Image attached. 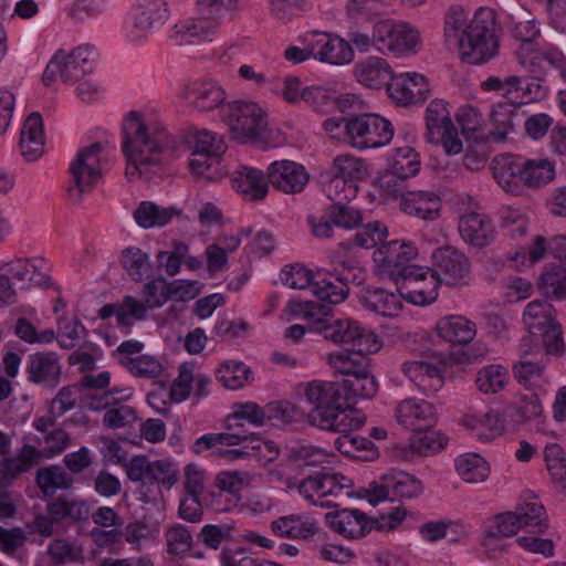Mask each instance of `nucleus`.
Here are the masks:
<instances>
[{
    "mask_svg": "<svg viewBox=\"0 0 566 566\" xmlns=\"http://www.w3.org/2000/svg\"><path fill=\"white\" fill-rule=\"evenodd\" d=\"M266 413V423L274 426L287 424L296 421L303 412L290 401H273L264 407Z\"/></svg>",
    "mask_w": 566,
    "mask_h": 566,
    "instance_id": "59",
    "label": "nucleus"
},
{
    "mask_svg": "<svg viewBox=\"0 0 566 566\" xmlns=\"http://www.w3.org/2000/svg\"><path fill=\"white\" fill-rule=\"evenodd\" d=\"M525 80V77L517 75H510L505 78H500L499 76H490L481 83V88L484 92H500L505 99H509L511 98L512 94L520 91H525L527 93L532 92L528 85L526 87L523 85Z\"/></svg>",
    "mask_w": 566,
    "mask_h": 566,
    "instance_id": "56",
    "label": "nucleus"
},
{
    "mask_svg": "<svg viewBox=\"0 0 566 566\" xmlns=\"http://www.w3.org/2000/svg\"><path fill=\"white\" fill-rule=\"evenodd\" d=\"M226 148L224 142L208 130L198 132L193 137L192 155H206L210 156L211 160H217Z\"/></svg>",
    "mask_w": 566,
    "mask_h": 566,
    "instance_id": "61",
    "label": "nucleus"
},
{
    "mask_svg": "<svg viewBox=\"0 0 566 566\" xmlns=\"http://www.w3.org/2000/svg\"><path fill=\"white\" fill-rule=\"evenodd\" d=\"M501 227L511 238L524 237L528 228V218L521 209L505 207L501 210Z\"/></svg>",
    "mask_w": 566,
    "mask_h": 566,
    "instance_id": "58",
    "label": "nucleus"
},
{
    "mask_svg": "<svg viewBox=\"0 0 566 566\" xmlns=\"http://www.w3.org/2000/svg\"><path fill=\"white\" fill-rule=\"evenodd\" d=\"M244 422L255 427L266 424L264 407L262 408L254 402L234 405L232 413L226 418V428L228 430H244Z\"/></svg>",
    "mask_w": 566,
    "mask_h": 566,
    "instance_id": "39",
    "label": "nucleus"
},
{
    "mask_svg": "<svg viewBox=\"0 0 566 566\" xmlns=\"http://www.w3.org/2000/svg\"><path fill=\"white\" fill-rule=\"evenodd\" d=\"M458 474L468 483H480L488 479V462L476 453H467L455 460Z\"/></svg>",
    "mask_w": 566,
    "mask_h": 566,
    "instance_id": "47",
    "label": "nucleus"
},
{
    "mask_svg": "<svg viewBox=\"0 0 566 566\" xmlns=\"http://www.w3.org/2000/svg\"><path fill=\"white\" fill-rule=\"evenodd\" d=\"M343 120L347 142L359 150L382 147L394 137L392 124L378 114L354 115Z\"/></svg>",
    "mask_w": 566,
    "mask_h": 566,
    "instance_id": "7",
    "label": "nucleus"
},
{
    "mask_svg": "<svg viewBox=\"0 0 566 566\" xmlns=\"http://www.w3.org/2000/svg\"><path fill=\"white\" fill-rule=\"evenodd\" d=\"M123 153L127 159L126 174L142 177L151 166L163 161V155L174 150V139L157 126H147L138 112H130L123 124Z\"/></svg>",
    "mask_w": 566,
    "mask_h": 566,
    "instance_id": "2",
    "label": "nucleus"
},
{
    "mask_svg": "<svg viewBox=\"0 0 566 566\" xmlns=\"http://www.w3.org/2000/svg\"><path fill=\"white\" fill-rule=\"evenodd\" d=\"M400 208L405 213L423 220H434L441 208L440 198L430 191H406L401 190Z\"/></svg>",
    "mask_w": 566,
    "mask_h": 566,
    "instance_id": "25",
    "label": "nucleus"
},
{
    "mask_svg": "<svg viewBox=\"0 0 566 566\" xmlns=\"http://www.w3.org/2000/svg\"><path fill=\"white\" fill-rule=\"evenodd\" d=\"M523 184L536 188L551 182L555 177V167L546 158L525 159L522 158Z\"/></svg>",
    "mask_w": 566,
    "mask_h": 566,
    "instance_id": "45",
    "label": "nucleus"
},
{
    "mask_svg": "<svg viewBox=\"0 0 566 566\" xmlns=\"http://www.w3.org/2000/svg\"><path fill=\"white\" fill-rule=\"evenodd\" d=\"M250 374L249 367L243 363L230 361L217 371V378L228 389H239L244 386Z\"/></svg>",
    "mask_w": 566,
    "mask_h": 566,
    "instance_id": "60",
    "label": "nucleus"
},
{
    "mask_svg": "<svg viewBox=\"0 0 566 566\" xmlns=\"http://www.w3.org/2000/svg\"><path fill=\"white\" fill-rule=\"evenodd\" d=\"M268 177L262 170L242 166L232 177V187L248 200H261L268 193Z\"/></svg>",
    "mask_w": 566,
    "mask_h": 566,
    "instance_id": "28",
    "label": "nucleus"
},
{
    "mask_svg": "<svg viewBox=\"0 0 566 566\" xmlns=\"http://www.w3.org/2000/svg\"><path fill=\"white\" fill-rule=\"evenodd\" d=\"M395 285L407 302L426 305L437 300L440 283L430 268L415 265Z\"/></svg>",
    "mask_w": 566,
    "mask_h": 566,
    "instance_id": "13",
    "label": "nucleus"
},
{
    "mask_svg": "<svg viewBox=\"0 0 566 566\" xmlns=\"http://www.w3.org/2000/svg\"><path fill=\"white\" fill-rule=\"evenodd\" d=\"M369 353H356L350 348L334 352L327 355L328 365L336 371L348 378L352 374L357 373L364 358Z\"/></svg>",
    "mask_w": 566,
    "mask_h": 566,
    "instance_id": "53",
    "label": "nucleus"
},
{
    "mask_svg": "<svg viewBox=\"0 0 566 566\" xmlns=\"http://www.w3.org/2000/svg\"><path fill=\"white\" fill-rule=\"evenodd\" d=\"M94 63V48L90 44L81 45L70 53L57 51L46 65L42 82L51 85L57 77L65 83L81 81L92 72Z\"/></svg>",
    "mask_w": 566,
    "mask_h": 566,
    "instance_id": "9",
    "label": "nucleus"
},
{
    "mask_svg": "<svg viewBox=\"0 0 566 566\" xmlns=\"http://www.w3.org/2000/svg\"><path fill=\"white\" fill-rule=\"evenodd\" d=\"M319 494L316 503L321 507H338L340 500L353 495V481L342 474L317 473Z\"/></svg>",
    "mask_w": 566,
    "mask_h": 566,
    "instance_id": "23",
    "label": "nucleus"
},
{
    "mask_svg": "<svg viewBox=\"0 0 566 566\" xmlns=\"http://www.w3.org/2000/svg\"><path fill=\"white\" fill-rule=\"evenodd\" d=\"M386 480L388 481V486L391 488V494L395 496L413 499L423 491L422 482L415 475L403 471L386 474Z\"/></svg>",
    "mask_w": 566,
    "mask_h": 566,
    "instance_id": "51",
    "label": "nucleus"
},
{
    "mask_svg": "<svg viewBox=\"0 0 566 566\" xmlns=\"http://www.w3.org/2000/svg\"><path fill=\"white\" fill-rule=\"evenodd\" d=\"M167 552L170 555L182 556L190 551L192 536L184 525L169 527L165 534Z\"/></svg>",
    "mask_w": 566,
    "mask_h": 566,
    "instance_id": "63",
    "label": "nucleus"
},
{
    "mask_svg": "<svg viewBox=\"0 0 566 566\" xmlns=\"http://www.w3.org/2000/svg\"><path fill=\"white\" fill-rule=\"evenodd\" d=\"M142 294L150 310L159 308L169 300V282L157 276L144 284Z\"/></svg>",
    "mask_w": 566,
    "mask_h": 566,
    "instance_id": "62",
    "label": "nucleus"
},
{
    "mask_svg": "<svg viewBox=\"0 0 566 566\" xmlns=\"http://www.w3.org/2000/svg\"><path fill=\"white\" fill-rule=\"evenodd\" d=\"M311 54L321 62L336 65L349 63L354 59L349 42L338 36L317 40L312 45Z\"/></svg>",
    "mask_w": 566,
    "mask_h": 566,
    "instance_id": "29",
    "label": "nucleus"
},
{
    "mask_svg": "<svg viewBox=\"0 0 566 566\" xmlns=\"http://www.w3.org/2000/svg\"><path fill=\"white\" fill-rule=\"evenodd\" d=\"M354 74L359 83L373 88L387 85L390 76H394L387 61L378 56H368L356 63Z\"/></svg>",
    "mask_w": 566,
    "mask_h": 566,
    "instance_id": "30",
    "label": "nucleus"
},
{
    "mask_svg": "<svg viewBox=\"0 0 566 566\" xmlns=\"http://www.w3.org/2000/svg\"><path fill=\"white\" fill-rule=\"evenodd\" d=\"M400 294L388 292L381 287H367L360 297L364 307L384 315L396 316L402 307Z\"/></svg>",
    "mask_w": 566,
    "mask_h": 566,
    "instance_id": "33",
    "label": "nucleus"
},
{
    "mask_svg": "<svg viewBox=\"0 0 566 566\" xmlns=\"http://www.w3.org/2000/svg\"><path fill=\"white\" fill-rule=\"evenodd\" d=\"M514 513L522 528L530 527L536 533H543L547 527L545 509L536 496L524 497L516 505Z\"/></svg>",
    "mask_w": 566,
    "mask_h": 566,
    "instance_id": "37",
    "label": "nucleus"
},
{
    "mask_svg": "<svg viewBox=\"0 0 566 566\" xmlns=\"http://www.w3.org/2000/svg\"><path fill=\"white\" fill-rule=\"evenodd\" d=\"M366 279V271L353 260L332 263L315 272L313 293L319 301L339 304L349 293V284L360 285Z\"/></svg>",
    "mask_w": 566,
    "mask_h": 566,
    "instance_id": "6",
    "label": "nucleus"
},
{
    "mask_svg": "<svg viewBox=\"0 0 566 566\" xmlns=\"http://www.w3.org/2000/svg\"><path fill=\"white\" fill-rule=\"evenodd\" d=\"M453 125L447 103L433 99L426 111L427 140H438L442 137V129Z\"/></svg>",
    "mask_w": 566,
    "mask_h": 566,
    "instance_id": "46",
    "label": "nucleus"
},
{
    "mask_svg": "<svg viewBox=\"0 0 566 566\" xmlns=\"http://www.w3.org/2000/svg\"><path fill=\"white\" fill-rule=\"evenodd\" d=\"M555 321V308L546 301L536 300L528 303L523 313V322L534 336Z\"/></svg>",
    "mask_w": 566,
    "mask_h": 566,
    "instance_id": "42",
    "label": "nucleus"
},
{
    "mask_svg": "<svg viewBox=\"0 0 566 566\" xmlns=\"http://www.w3.org/2000/svg\"><path fill=\"white\" fill-rule=\"evenodd\" d=\"M436 331L446 342L458 345L470 344L476 335V326L462 315H449L440 318Z\"/></svg>",
    "mask_w": 566,
    "mask_h": 566,
    "instance_id": "27",
    "label": "nucleus"
},
{
    "mask_svg": "<svg viewBox=\"0 0 566 566\" xmlns=\"http://www.w3.org/2000/svg\"><path fill=\"white\" fill-rule=\"evenodd\" d=\"M272 531L281 536L287 538H308L317 532V526L314 522L303 520L300 516H282L271 524Z\"/></svg>",
    "mask_w": 566,
    "mask_h": 566,
    "instance_id": "43",
    "label": "nucleus"
},
{
    "mask_svg": "<svg viewBox=\"0 0 566 566\" xmlns=\"http://www.w3.org/2000/svg\"><path fill=\"white\" fill-rule=\"evenodd\" d=\"M119 363L128 369L132 375L139 378H157L164 370L161 363L151 355H140L136 357L120 356Z\"/></svg>",
    "mask_w": 566,
    "mask_h": 566,
    "instance_id": "49",
    "label": "nucleus"
},
{
    "mask_svg": "<svg viewBox=\"0 0 566 566\" xmlns=\"http://www.w3.org/2000/svg\"><path fill=\"white\" fill-rule=\"evenodd\" d=\"M268 181L285 193H296L307 184L308 175L305 168L295 161L279 160L269 166Z\"/></svg>",
    "mask_w": 566,
    "mask_h": 566,
    "instance_id": "19",
    "label": "nucleus"
},
{
    "mask_svg": "<svg viewBox=\"0 0 566 566\" xmlns=\"http://www.w3.org/2000/svg\"><path fill=\"white\" fill-rule=\"evenodd\" d=\"M387 92L396 103L407 106L426 101L430 90L423 75L402 73L390 76V81L387 83Z\"/></svg>",
    "mask_w": 566,
    "mask_h": 566,
    "instance_id": "16",
    "label": "nucleus"
},
{
    "mask_svg": "<svg viewBox=\"0 0 566 566\" xmlns=\"http://www.w3.org/2000/svg\"><path fill=\"white\" fill-rule=\"evenodd\" d=\"M448 442V438L432 428L412 430L410 437L411 449L420 454L441 450Z\"/></svg>",
    "mask_w": 566,
    "mask_h": 566,
    "instance_id": "52",
    "label": "nucleus"
},
{
    "mask_svg": "<svg viewBox=\"0 0 566 566\" xmlns=\"http://www.w3.org/2000/svg\"><path fill=\"white\" fill-rule=\"evenodd\" d=\"M103 148L101 143H94L80 150L70 165L69 170L72 178L66 190L74 203H81L83 196L91 192L101 179V153Z\"/></svg>",
    "mask_w": 566,
    "mask_h": 566,
    "instance_id": "8",
    "label": "nucleus"
},
{
    "mask_svg": "<svg viewBox=\"0 0 566 566\" xmlns=\"http://www.w3.org/2000/svg\"><path fill=\"white\" fill-rule=\"evenodd\" d=\"M353 431L340 432L342 436L335 439L334 444L336 449L344 455L350 458H359L356 452L367 451L370 452L373 458L376 454L375 444L368 438L353 434Z\"/></svg>",
    "mask_w": 566,
    "mask_h": 566,
    "instance_id": "57",
    "label": "nucleus"
},
{
    "mask_svg": "<svg viewBox=\"0 0 566 566\" xmlns=\"http://www.w3.org/2000/svg\"><path fill=\"white\" fill-rule=\"evenodd\" d=\"M431 261L430 269L440 284L462 287L471 283V262L462 251L451 245L440 247L433 251Z\"/></svg>",
    "mask_w": 566,
    "mask_h": 566,
    "instance_id": "11",
    "label": "nucleus"
},
{
    "mask_svg": "<svg viewBox=\"0 0 566 566\" xmlns=\"http://www.w3.org/2000/svg\"><path fill=\"white\" fill-rule=\"evenodd\" d=\"M328 216L335 226L344 229L356 228L363 220L357 209L340 201L335 202L328 208Z\"/></svg>",
    "mask_w": 566,
    "mask_h": 566,
    "instance_id": "64",
    "label": "nucleus"
},
{
    "mask_svg": "<svg viewBox=\"0 0 566 566\" xmlns=\"http://www.w3.org/2000/svg\"><path fill=\"white\" fill-rule=\"evenodd\" d=\"M119 264L130 280L140 282L149 275L151 264L149 254L138 247H127L122 250Z\"/></svg>",
    "mask_w": 566,
    "mask_h": 566,
    "instance_id": "40",
    "label": "nucleus"
},
{
    "mask_svg": "<svg viewBox=\"0 0 566 566\" xmlns=\"http://www.w3.org/2000/svg\"><path fill=\"white\" fill-rule=\"evenodd\" d=\"M293 311L308 319V331L322 335L325 340L356 353H377L380 349V340L374 332L355 319L334 317L326 304L300 302Z\"/></svg>",
    "mask_w": 566,
    "mask_h": 566,
    "instance_id": "3",
    "label": "nucleus"
},
{
    "mask_svg": "<svg viewBox=\"0 0 566 566\" xmlns=\"http://www.w3.org/2000/svg\"><path fill=\"white\" fill-rule=\"evenodd\" d=\"M178 213L175 208H164L150 201H143L134 211V219L144 229L164 227Z\"/></svg>",
    "mask_w": 566,
    "mask_h": 566,
    "instance_id": "41",
    "label": "nucleus"
},
{
    "mask_svg": "<svg viewBox=\"0 0 566 566\" xmlns=\"http://www.w3.org/2000/svg\"><path fill=\"white\" fill-rule=\"evenodd\" d=\"M539 292L548 298H566V269L563 265H547L537 279Z\"/></svg>",
    "mask_w": 566,
    "mask_h": 566,
    "instance_id": "38",
    "label": "nucleus"
},
{
    "mask_svg": "<svg viewBox=\"0 0 566 566\" xmlns=\"http://www.w3.org/2000/svg\"><path fill=\"white\" fill-rule=\"evenodd\" d=\"M458 229L465 243L479 249L490 245L496 235L495 226L485 213L470 212L460 216Z\"/></svg>",
    "mask_w": 566,
    "mask_h": 566,
    "instance_id": "18",
    "label": "nucleus"
},
{
    "mask_svg": "<svg viewBox=\"0 0 566 566\" xmlns=\"http://www.w3.org/2000/svg\"><path fill=\"white\" fill-rule=\"evenodd\" d=\"M329 526L348 538H360L375 527L376 521L357 509H345L326 514Z\"/></svg>",
    "mask_w": 566,
    "mask_h": 566,
    "instance_id": "21",
    "label": "nucleus"
},
{
    "mask_svg": "<svg viewBox=\"0 0 566 566\" xmlns=\"http://www.w3.org/2000/svg\"><path fill=\"white\" fill-rule=\"evenodd\" d=\"M523 103H517L511 98L499 102L494 105L491 119L495 126L490 132V139L495 143H503L506 140L507 133L514 130V117L517 115L518 109Z\"/></svg>",
    "mask_w": 566,
    "mask_h": 566,
    "instance_id": "32",
    "label": "nucleus"
},
{
    "mask_svg": "<svg viewBox=\"0 0 566 566\" xmlns=\"http://www.w3.org/2000/svg\"><path fill=\"white\" fill-rule=\"evenodd\" d=\"M402 373L423 391L437 390L442 385L441 368L424 360H410L401 365Z\"/></svg>",
    "mask_w": 566,
    "mask_h": 566,
    "instance_id": "31",
    "label": "nucleus"
},
{
    "mask_svg": "<svg viewBox=\"0 0 566 566\" xmlns=\"http://www.w3.org/2000/svg\"><path fill=\"white\" fill-rule=\"evenodd\" d=\"M398 422L409 430L433 428L437 422L434 406L423 399L408 398L399 402L396 409Z\"/></svg>",
    "mask_w": 566,
    "mask_h": 566,
    "instance_id": "20",
    "label": "nucleus"
},
{
    "mask_svg": "<svg viewBox=\"0 0 566 566\" xmlns=\"http://www.w3.org/2000/svg\"><path fill=\"white\" fill-rule=\"evenodd\" d=\"M179 97L200 112H211L224 102L226 92L212 80H196L180 88Z\"/></svg>",
    "mask_w": 566,
    "mask_h": 566,
    "instance_id": "15",
    "label": "nucleus"
},
{
    "mask_svg": "<svg viewBox=\"0 0 566 566\" xmlns=\"http://www.w3.org/2000/svg\"><path fill=\"white\" fill-rule=\"evenodd\" d=\"M418 255V248L410 240L395 239L381 244L375 250L373 260L377 273L382 279H388L396 283L398 279L405 275L415 264L410 262Z\"/></svg>",
    "mask_w": 566,
    "mask_h": 566,
    "instance_id": "10",
    "label": "nucleus"
},
{
    "mask_svg": "<svg viewBox=\"0 0 566 566\" xmlns=\"http://www.w3.org/2000/svg\"><path fill=\"white\" fill-rule=\"evenodd\" d=\"M35 481L44 496H53L57 490H67L74 482L64 468L56 464L39 468Z\"/></svg>",
    "mask_w": 566,
    "mask_h": 566,
    "instance_id": "36",
    "label": "nucleus"
},
{
    "mask_svg": "<svg viewBox=\"0 0 566 566\" xmlns=\"http://www.w3.org/2000/svg\"><path fill=\"white\" fill-rule=\"evenodd\" d=\"M221 120L231 137L239 143L268 145L273 130L269 128L265 111L254 102L233 101L221 108Z\"/></svg>",
    "mask_w": 566,
    "mask_h": 566,
    "instance_id": "5",
    "label": "nucleus"
},
{
    "mask_svg": "<svg viewBox=\"0 0 566 566\" xmlns=\"http://www.w3.org/2000/svg\"><path fill=\"white\" fill-rule=\"evenodd\" d=\"M135 25L148 30L168 19V7L164 0H139L136 6Z\"/></svg>",
    "mask_w": 566,
    "mask_h": 566,
    "instance_id": "44",
    "label": "nucleus"
},
{
    "mask_svg": "<svg viewBox=\"0 0 566 566\" xmlns=\"http://www.w3.org/2000/svg\"><path fill=\"white\" fill-rule=\"evenodd\" d=\"M304 396L312 405L307 415L311 426L333 432L358 430L364 420L352 417L342 407L339 385L333 381L313 380L306 384Z\"/></svg>",
    "mask_w": 566,
    "mask_h": 566,
    "instance_id": "4",
    "label": "nucleus"
},
{
    "mask_svg": "<svg viewBox=\"0 0 566 566\" xmlns=\"http://www.w3.org/2000/svg\"><path fill=\"white\" fill-rule=\"evenodd\" d=\"M25 373L31 384L54 389L62 376L61 358L55 352L33 353L29 355Z\"/></svg>",
    "mask_w": 566,
    "mask_h": 566,
    "instance_id": "14",
    "label": "nucleus"
},
{
    "mask_svg": "<svg viewBox=\"0 0 566 566\" xmlns=\"http://www.w3.org/2000/svg\"><path fill=\"white\" fill-rule=\"evenodd\" d=\"M419 42V32L406 22L382 20L373 28V46L380 53L403 54Z\"/></svg>",
    "mask_w": 566,
    "mask_h": 566,
    "instance_id": "12",
    "label": "nucleus"
},
{
    "mask_svg": "<svg viewBox=\"0 0 566 566\" xmlns=\"http://www.w3.org/2000/svg\"><path fill=\"white\" fill-rule=\"evenodd\" d=\"M494 11L479 9L472 19L460 6H452L446 12L443 34L446 42L459 48L462 61L482 64L497 54Z\"/></svg>",
    "mask_w": 566,
    "mask_h": 566,
    "instance_id": "1",
    "label": "nucleus"
},
{
    "mask_svg": "<svg viewBox=\"0 0 566 566\" xmlns=\"http://www.w3.org/2000/svg\"><path fill=\"white\" fill-rule=\"evenodd\" d=\"M511 18L514 24L512 33L515 39L530 42L539 34V29L532 18V13L524 6L514 8Z\"/></svg>",
    "mask_w": 566,
    "mask_h": 566,
    "instance_id": "54",
    "label": "nucleus"
},
{
    "mask_svg": "<svg viewBox=\"0 0 566 566\" xmlns=\"http://www.w3.org/2000/svg\"><path fill=\"white\" fill-rule=\"evenodd\" d=\"M346 402L355 403L357 399H370L378 392V381L368 371L360 369L343 381Z\"/></svg>",
    "mask_w": 566,
    "mask_h": 566,
    "instance_id": "34",
    "label": "nucleus"
},
{
    "mask_svg": "<svg viewBox=\"0 0 566 566\" xmlns=\"http://www.w3.org/2000/svg\"><path fill=\"white\" fill-rule=\"evenodd\" d=\"M0 271L20 284V289H28L32 283L38 285H50L51 279L46 275H41L40 280L35 277V266L29 262L28 259H13L0 265Z\"/></svg>",
    "mask_w": 566,
    "mask_h": 566,
    "instance_id": "35",
    "label": "nucleus"
},
{
    "mask_svg": "<svg viewBox=\"0 0 566 566\" xmlns=\"http://www.w3.org/2000/svg\"><path fill=\"white\" fill-rule=\"evenodd\" d=\"M147 310L150 308L144 301H138L130 295L124 296L118 304L117 326L128 334L136 321L145 319Z\"/></svg>",
    "mask_w": 566,
    "mask_h": 566,
    "instance_id": "48",
    "label": "nucleus"
},
{
    "mask_svg": "<svg viewBox=\"0 0 566 566\" xmlns=\"http://www.w3.org/2000/svg\"><path fill=\"white\" fill-rule=\"evenodd\" d=\"M44 140L42 116L38 112L31 113L20 133L19 147L22 157L29 163L38 160L43 154Z\"/></svg>",
    "mask_w": 566,
    "mask_h": 566,
    "instance_id": "22",
    "label": "nucleus"
},
{
    "mask_svg": "<svg viewBox=\"0 0 566 566\" xmlns=\"http://www.w3.org/2000/svg\"><path fill=\"white\" fill-rule=\"evenodd\" d=\"M516 514L513 512H505L496 515L484 530L485 538L500 539L502 537H510L522 528Z\"/></svg>",
    "mask_w": 566,
    "mask_h": 566,
    "instance_id": "55",
    "label": "nucleus"
},
{
    "mask_svg": "<svg viewBox=\"0 0 566 566\" xmlns=\"http://www.w3.org/2000/svg\"><path fill=\"white\" fill-rule=\"evenodd\" d=\"M493 178L506 192H515L523 184L522 157L501 155L493 158L491 164Z\"/></svg>",
    "mask_w": 566,
    "mask_h": 566,
    "instance_id": "26",
    "label": "nucleus"
},
{
    "mask_svg": "<svg viewBox=\"0 0 566 566\" xmlns=\"http://www.w3.org/2000/svg\"><path fill=\"white\" fill-rule=\"evenodd\" d=\"M284 457L295 470L321 468L327 462L328 454L305 440H292L284 447Z\"/></svg>",
    "mask_w": 566,
    "mask_h": 566,
    "instance_id": "24",
    "label": "nucleus"
},
{
    "mask_svg": "<svg viewBox=\"0 0 566 566\" xmlns=\"http://www.w3.org/2000/svg\"><path fill=\"white\" fill-rule=\"evenodd\" d=\"M419 169V155L413 148L410 146L399 147L392 156L389 172L379 180L380 187L397 196L400 191L398 181L402 182L405 179L413 177Z\"/></svg>",
    "mask_w": 566,
    "mask_h": 566,
    "instance_id": "17",
    "label": "nucleus"
},
{
    "mask_svg": "<svg viewBox=\"0 0 566 566\" xmlns=\"http://www.w3.org/2000/svg\"><path fill=\"white\" fill-rule=\"evenodd\" d=\"M509 371L502 365H489L476 374V386L484 394H496L502 390L507 380Z\"/></svg>",
    "mask_w": 566,
    "mask_h": 566,
    "instance_id": "50",
    "label": "nucleus"
}]
</instances>
